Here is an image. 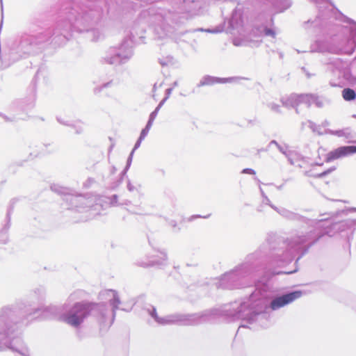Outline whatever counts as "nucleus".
<instances>
[{
    "mask_svg": "<svg viewBox=\"0 0 356 356\" xmlns=\"http://www.w3.org/2000/svg\"><path fill=\"white\" fill-rule=\"evenodd\" d=\"M302 293L300 291H296L283 295L280 297L274 299L270 303V307L272 309L275 310L300 298L302 296Z\"/></svg>",
    "mask_w": 356,
    "mask_h": 356,
    "instance_id": "nucleus-2",
    "label": "nucleus"
},
{
    "mask_svg": "<svg viewBox=\"0 0 356 356\" xmlns=\"http://www.w3.org/2000/svg\"><path fill=\"white\" fill-rule=\"evenodd\" d=\"M321 165H314L312 166V168L306 172V174L307 176L314 177V178H322L331 172H332L334 170H335V168H331L326 170L320 172L318 170V168L321 167Z\"/></svg>",
    "mask_w": 356,
    "mask_h": 356,
    "instance_id": "nucleus-4",
    "label": "nucleus"
},
{
    "mask_svg": "<svg viewBox=\"0 0 356 356\" xmlns=\"http://www.w3.org/2000/svg\"><path fill=\"white\" fill-rule=\"evenodd\" d=\"M265 33H266V35H272V36L275 35V33L270 29H266Z\"/></svg>",
    "mask_w": 356,
    "mask_h": 356,
    "instance_id": "nucleus-7",
    "label": "nucleus"
},
{
    "mask_svg": "<svg viewBox=\"0 0 356 356\" xmlns=\"http://www.w3.org/2000/svg\"><path fill=\"white\" fill-rule=\"evenodd\" d=\"M243 173L250 174V175H255V171L251 168H245L242 171Z\"/></svg>",
    "mask_w": 356,
    "mask_h": 356,
    "instance_id": "nucleus-6",
    "label": "nucleus"
},
{
    "mask_svg": "<svg viewBox=\"0 0 356 356\" xmlns=\"http://www.w3.org/2000/svg\"><path fill=\"white\" fill-rule=\"evenodd\" d=\"M356 153V146L350 145V146H342L339 147L329 153L326 155L325 161L331 162L334 160L341 159L342 157L347 156L350 154H353Z\"/></svg>",
    "mask_w": 356,
    "mask_h": 356,
    "instance_id": "nucleus-3",
    "label": "nucleus"
},
{
    "mask_svg": "<svg viewBox=\"0 0 356 356\" xmlns=\"http://www.w3.org/2000/svg\"><path fill=\"white\" fill-rule=\"evenodd\" d=\"M149 124H150V122H148V125L147 126V129L148 128Z\"/></svg>",
    "mask_w": 356,
    "mask_h": 356,
    "instance_id": "nucleus-9",
    "label": "nucleus"
},
{
    "mask_svg": "<svg viewBox=\"0 0 356 356\" xmlns=\"http://www.w3.org/2000/svg\"><path fill=\"white\" fill-rule=\"evenodd\" d=\"M343 98L346 101H351L356 98L355 92L350 88H345L342 91Z\"/></svg>",
    "mask_w": 356,
    "mask_h": 356,
    "instance_id": "nucleus-5",
    "label": "nucleus"
},
{
    "mask_svg": "<svg viewBox=\"0 0 356 356\" xmlns=\"http://www.w3.org/2000/svg\"><path fill=\"white\" fill-rule=\"evenodd\" d=\"M97 304L93 302H77L74 304L69 313L63 317L66 323L78 327L94 309Z\"/></svg>",
    "mask_w": 356,
    "mask_h": 356,
    "instance_id": "nucleus-1",
    "label": "nucleus"
},
{
    "mask_svg": "<svg viewBox=\"0 0 356 356\" xmlns=\"http://www.w3.org/2000/svg\"><path fill=\"white\" fill-rule=\"evenodd\" d=\"M147 131L146 129H143L141 132V134H140V138L142 139L143 138L145 137L146 134H147Z\"/></svg>",
    "mask_w": 356,
    "mask_h": 356,
    "instance_id": "nucleus-8",
    "label": "nucleus"
}]
</instances>
